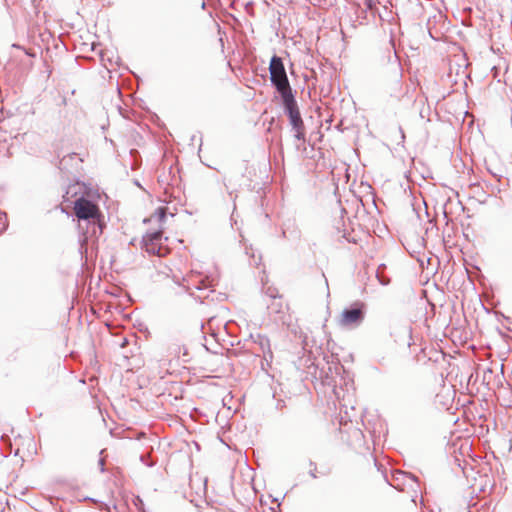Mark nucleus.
<instances>
[{
  "instance_id": "nucleus-1",
  "label": "nucleus",
  "mask_w": 512,
  "mask_h": 512,
  "mask_svg": "<svg viewBox=\"0 0 512 512\" xmlns=\"http://www.w3.org/2000/svg\"><path fill=\"white\" fill-rule=\"evenodd\" d=\"M74 213L78 218L80 229L84 230L81 222L87 223V229L83 231L86 238L89 236H96L102 232L101 218L102 214L99 207L91 200L84 197H79L74 201Z\"/></svg>"
},
{
  "instance_id": "nucleus-7",
  "label": "nucleus",
  "mask_w": 512,
  "mask_h": 512,
  "mask_svg": "<svg viewBox=\"0 0 512 512\" xmlns=\"http://www.w3.org/2000/svg\"><path fill=\"white\" fill-rule=\"evenodd\" d=\"M172 278L175 283L179 284V274L172 272Z\"/></svg>"
},
{
  "instance_id": "nucleus-8",
  "label": "nucleus",
  "mask_w": 512,
  "mask_h": 512,
  "mask_svg": "<svg viewBox=\"0 0 512 512\" xmlns=\"http://www.w3.org/2000/svg\"><path fill=\"white\" fill-rule=\"evenodd\" d=\"M74 188H76V185H74V186H72V187H70V188H69V190L67 191V195H68V194H70V191H71L72 189H74Z\"/></svg>"
},
{
  "instance_id": "nucleus-5",
  "label": "nucleus",
  "mask_w": 512,
  "mask_h": 512,
  "mask_svg": "<svg viewBox=\"0 0 512 512\" xmlns=\"http://www.w3.org/2000/svg\"><path fill=\"white\" fill-rule=\"evenodd\" d=\"M183 281L187 283L185 285V287L189 291H191L193 289H196V290L206 289V288L211 287V285H212L211 280H209L208 278H203L200 274H197L194 272H192L187 277H184Z\"/></svg>"
},
{
  "instance_id": "nucleus-3",
  "label": "nucleus",
  "mask_w": 512,
  "mask_h": 512,
  "mask_svg": "<svg viewBox=\"0 0 512 512\" xmlns=\"http://www.w3.org/2000/svg\"><path fill=\"white\" fill-rule=\"evenodd\" d=\"M282 99L285 110L288 113L290 123L296 131V137L298 139L303 138V121L292 93L282 96Z\"/></svg>"
},
{
  "instance_id": "nucleus-6",
  "label": "nucleus",
  "mask_w": 512,
  "mask_h": 512,
  "mask_svg": "<svg viewBox=\"0 0 512 512\" xmlns=\"http://www.w3.org/2000/svg\"><path fill=\"white\" fill-rule=\"evenodd\" d=\"M363 313L359 308L344 310L341 314L340 324L344 327H352L361 323Z\"/></svg>"
},
{
  "instance_id": "nucleus-2",
  "label": "nucleus",
  "mask_w": 512,
  "mask_h": 512,
  "mask_svg": "<svg viewBox=\"0 0 512 512\" xmlns=\"http://www.w3.org/2000/svg\"><path fill=\"white\" fill-rule=\"evenodd\" d=\"M271 81L281 96L291 93L290 85L281 58L274 56L270 62Z\"/></svg>"
},
{
  "instance_id": "nucleus-4",
  "label": "nucleus",
  "mask_w": 512,
  "mask_h": 512,
  "mask_svg": "<svg viewBox=\"0 0 512 512\" xmlns=\"http://www.w3.org/2000/svg\"><path fill=\"white\" fill-rule=\"evenodd\" d=\"M145 251L149 254H154L159 257H163L168 253L167 246L162 243V233L154 232L148 234L143 238Z\"/></svg>"
},
{
  "instance_id": "nucleus-9",
  "label": "nucleus",
  "mask_w": 512,
  "mask_h": 512,
  "mask_svg": "<svg viewBox=\"0 0 512 512\" xmlns=\"http://www.w3.org/2000/svg\"><path fill=\"white\" fill-rule=\"evenodd\" d=\"M159 211H160L161 216L163 217V216H164V214H163L162 209H159Z\"/></svg>"
}]
</instances>
